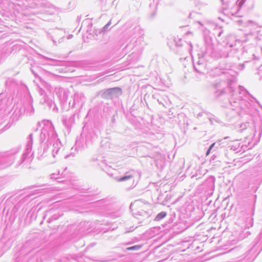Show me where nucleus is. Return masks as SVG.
Instances as JSON below:
<instances>
[{
	"label": "nucleus",
	"mask_w": 262,
	"mask_h": 262,
	"mask_svg": "<svg viewBox=\"0 0 262 262\" xmlns=\"http://www.w3.org/2000/svg\"><path fill=\"white\" fill-rule=\"evenodd\" d=\"M193 68L197 73L204 74L205 71L206 65L205 64L193 65Z\"/></svg>",
	"instance_id": "obj_27"
},
{
	"label": "nucleus",
	"mask_w": 262,
	"mask_h": 262,
	"mask_svg": "<svg viewBox=\"0 0 262 262\" xmlns=\"http://www.w3.org/2000/svg\"><path fill=\"white\" fill-rule=\"evenodd\" d=\"M134 175V171H128L126 172L124 176L121 177L120 179H118V181H126L132 179Z\"/></svg>",
	"instance_id": "obj_25"
},
{
	"label": "nucleus",
	"mask_w": 262,
	"mask_h": 262,
	"mask_svg": "<svg viewBox=\"0 0 262 262\" xmlns=\"http://www.w3.org/2000/svg\"><path fill=\"white\" fill-rule=\"evenodd\" d=\"M44 58L46 60H47L48 61L47 62V63L49 65L54 66H59V64H58V63H59V61H57L55 59H53L50 58L48 57H44Z\"/></svg>",
	"instance_id": "obj_28"
},
{
	"label": "nucleus",
	"mask_w": 262,
	"mask_h": 262,
	"mask_svg": "<svg viewBox=\"0 0 262 262\" xmlns=\"http://www.w3.org/2000/svg\"><path fill=\"white\" fill-rule=\"evenodd\" d=\"M225 85L226 82L221 80H216L213 83L212 86L214 91V97L215 98H220L225 93L224 90Z\"/></svg>",
	"instance_id": "obj_7"
},
{
	"label": "nucleus",
	"mask_w": 262,
	"mask_h": 262,
	"mask_svg": "<svg viewBox=\"0 0 262 262\" xmlns=\"http://www.w3.org/2000/svg\"><path fill=\"white\" fill-rule=\"evenodd\" d=\"M6 51H10V54L13 51L16 52L17 50H19L20 49V46L18 45H13L12 47H10L9 46L6 45Z\"/></svg>",
	"instance_id": "obj_29"
},
{
	"label": "nucleus",
	"mask_w": 262,
	"mask_h": 262,
	"mask_svg": "<svg viewBox=\"0 0 262 262\" xmlns=\"http://www.w3.org/2000/svg\"><path fill=\"white\" fill-rule=\"evenodd\" d=\"M228 89L231 93V96L229 99V103L233 107H242V103L245 100V98L255 99L254 97L243 86H238V94L235 93L232 87H229Z\"/></svg>",
	"instance_id": "obj_3"
},
{
	"label": "nucleus",
	"mask_w": 262,
	"mask_h": 262,
	"mask_svg": "<svg viewBox=\"0 0 262 262\" xmlns=\"http://www.w3.org/2000/svg\"><path fill=\"white\" fill-rule=\"evenodd\" d=\"M140 203H141V201L140 200H136V201H135L133 203H131V204L130 205V209H131L132 207L133 206H138V205H139Z\"/></svg>",
	"instance_id": "obj_37"
},
{
	"label": "nucleus",
	"mask_w": 262,
	"mask_h": 262,
	"mask_svg": "<svg viewBox=\"0 0 262 262\" xmlns=\"http://www.w3.org/2000/svg\"><path fill=\"white\" fill-rule=\"evenodd\" d=\"M144 30L139 26H135L129 31L130 43L136 47L141 44L144 40Z\"/></svg>",
	"instance_id": "obj_5"
},
{
	"label": "nucleus",
	"mask_w": 262,
	"mask_h": 262,
	"mask_svg": "<svg viewBox=\"0 0 262 262\" xmlns=\"http://www.w3.org/2000/svg\"><path fill=\"white\" fill-rule=\"evenodd\" d=\"M157 101L159 104H162L165 108L169 107L170 104L169 99L166 95L158 98Z\"/></svg>",
	"instance_id": "obj_20"
},
{
	"label": "nucleus",
	"mask_w": 262,
	"mask_h": 262,
	"mask_svg": "<svg viewBox=\"0 0 262 262\" xmlns=\"http://www.w3.org/2000/svg\"><path fill=\"white\" fill-rule=\"evenodd\" d=\"M32 134H31L28 137L27 144L26 145V148L25 150V152L23 155L22 156V161L21 162H23L25 159L29 156L30 154H31L32 148V144H33V137H32Z\"/></svg>",
	"instance_id": "obj_15"
},
{
	"label": "nucleus",
	"mask_w": 262,
	"mask_h": 262,
	"mask_svg": "<svg viewBox=\"0 0 262 262\" xmlns=\"http://www.w3.org/2000/svg\"><path fill=\"white\" fill-rule=\"evenodd\" d=\"M215 155H213L212 157H211V159L214 160L215 159Z\"/></svg>",
	"instance_id": "obj_51"
},
{
	"label": "nucleus",
	"mask_w": 262,
	"mask_h": 262,
	"mask_svg": "<svg viewBox=\"0 0 262 262\" xmlns=\"http://www.w3.org/2000/svg\"><path fill=\"white\" fill-rule=\"evenodd\" d=\"M72 37H73V35L70 34V35H69L68 36V39H70L72 38Z\"/></svg>",
	"instance_id": "obj_47"
},
{
	"label": "nucleus",
	"mask_w": 262,
	"mask_h": 262,
	"mask_svg": "<svg viewBox=\"0 0 262 262\" xmlns=\"http://www.w3.org/2000/svg\"><path fill=\"white\" fill-rule=\"evenodd\" d=\"M63 37H61L58 39V42L60 43L62 41Z\"/></svg>",
	"instance_id": "obj_48"
},
{
	"label": "nucleus",
	"mask_w": 262,
	"mask_h": 262,
	"mask_svg": "<svg viewBox=\"0 0 262 262\" xmlns=\"http://www.w3.org/2000/svg\"><path fill=\"white\" fill-rule=\"evenodd\" d=\"M41 153H42V146H41L40 148L38 149V156L39 159H41L43 157H40V154Z\"/></svg>",
	"instance_id": "obj_39"
},
{
	"label": "nucleus",
	"mask_w": 262,
	"mask_h": 262,
	"mask_svg": "<svg viewBox=\"0 0 262 262\" xmlns=\"http://www.w3.org/2000/svg\"><path fill=\"white\" fill-rule=\"evenodd\" d=\"M75 115H63L62 117V121L63 124L68 128L71 127L72 124L74 122Z\"/></svg>",
	"instance_id": "obj_16"
},
{
	"label": "nucleus",
	"mask_w": 262,
	"mask_h": 262,
	"mask_svg": "<svg viewBox=\"0 0 262 262\" xmlns=\"http://www.w3.org/2000/svg\"><path fill=\"white\" fill-rule=\"evenodd\" d=\"M32 73L34 75L35 77H37V74L35 72L34 70L33 69H31Z\"/></svg>",
	"instance_id": "obj_45"
},
{
	"label": "nucleus",
	"mask_w": 262,
	"mask_h": 262,
	"mask_svg": "<svg viewBox=\"0 0 262 262\" xmlns=\"http://www.w3.org/2000/svg\"><path fill=\"white\" fill-rule=\"evenodd\" d=\"M228 138H229L228 137H225L224 139H227Z\"/></svg>",
	"instance_id": "obj_53"
},
{
	"label": "nucleus",
	"mask_w": 262,
	"mask_h": 262,
	"mask_svg": "<svg viewBox=\"0 0 262 262\" xmlns=\"http://www.w3.org/2000/svg\"><path fill=\"white\" fill-rule=\"evenodd\" d=\"M142 246L141 245H135L127 248L126 250L128 251H137L140 249L142 248Z\"/></svg>",
	"instance_id": "obj_35"
},
{
	"label": "nucleus",
	"mask_w": 262,
	"mask_h": 262,
	"mask_svg": "<svg viewBox=\"0 0 262 262\" xmlns=\"http://www.w3.org/2000/svg\"><path fill=\"white\" fill-rule=\"evenodd\" d=\"M55 142L53 143V148L52 149V156L54 158H55L56 155H58L60 149L62 148V144L59 139H57L55 140Z\"/></svg>",
	"instance_id": "obj_18"
},
{
	"label": "nucleus",
	"mask_w": 262,
	"mask_h": 262,
	"mask_svg": "<svg viewBox=\"0 0 262 262\" xmlns=\"http://www.w3.org/2000/svg\"><path fill=\"white\" fill-rule=\"evenodd\" d=\"M166 215V212L164 211H162L158 213L155 219V221H159L165 217Z\"/></svg>",
	"instance_id": "obj_34"
},
{
	"label": "nucleus",
	"mask_w": 262,
	"mask_h": 262,
	"mask_svg": "<svg viewBox=\"0 0 262 262\" xmlns=\"http://www.w3.org/2000/svg\"><path fill=\"white\" fill-rule=\"evenodd\" d=\"M219 32H218L217 36L220 37V36H221V35L222 33V31L221 29H219Z\"/></svg>",
	"instance_id": "obj_46"
},
{
	"label": "nucleus",
	"mask_w": 262,
	"mask_h": 262,
	"mask_svg": "<svg viewBox=\"0 0 262 262\" xmlns=\"http://www.w3.org/2000/svg\"><path fill=\"white\" fill-rule=\"evenodd\" d=\"M254 127L253 123L251 122H246L245 123H242L240 125V128H241L240 131L243 132L244 130L247 129L249 131H252Z\"/></svg>",
	"instance_id": "obj_23"
},
{
	"label": "nucleus",
	"mask_w": 262,
	"mask_h": 262,
	"mask_svg": "<svg viewBox=\"0 0 262 262\" xmlns=\"http://www.w3.org/2000/svg\"><path fill=\"white\" fill-rule=\"evenodd\" d=\"M172 40L174 43L176 48H179V47H181L185 45H187V43L185 41H183L182 39L177 37H173Z\"/></svg>",
	"instance_id": "obj_24"
},
{
	"label": "nucleus",
	"mask_w": 262,
	"mask_h": 262,
	"mask_svg": "<svg viewBox=\"0 0 262 262\" xmlns=\"http://www.w3.org/2000/svg\"><path fill=\"white\" fill-rule=\"evenodd\" d=\"M33 99L31 96L28 94L23 100V106L18 104L14 105V111L12 115L13 120H17L23 114L27 116H31L34 113V108L33 106Z\"/></svg>",
	"instance_id": "obj_2"
},
{
	"label": "nucleus",
	"mask_w": 262,
	"mask_h": 262,
	"mask_svg": "<svg viewBox=\"0 0 262 262\" xmlns=\"http://www.w3.org/2000/svg\"><path fill=\"white\" fill-rule=\"evenodd\" d=\"M235 23L239 26H242L244 28H247L251 32L252 31L254 30L257 27V24L252 20H248L244 21L242 20H238L235 21Z\"/></svg>",
	"instance_id": "obj_14"
},
{
	"label": "nucleus",
	"mask_w": 262,
	"mask_h": 262,
	"mask_svg": "<svg viewBox=\"0 0 262 262\" xmlns=\"http://www.w3.org/2000/svg\"><path fill=\"white\" fill-rule=\"evenodd\" d=\"M17 149H15L14 151H8L1 156L2 159L0 160V168H5L10 165H11L14 162L15 159V154L18 152Z\"/></svg>",
	"instance_id": "obj_6"
},
{
	"label": "nucleus",
	"mask_w": 262,
	"mask_h": 262,
	"mask_svg": "<svg viewBox=\"0 0 262 262\" xmlns=\"http://www.w3.org/2000/svg\"><path fill=\"white\" fill-rule=\"evenodd\" d=\"M42 125V128L40 134V141L41 143L46 141L51 144L52 142L55 141L57 138V134L52 122L49 120H43L41 123L38 122V125Z\"/></svg>",
	"instance_id": "obj_4"
},
{
	"label": "nucleus",
	"mask_w": 262,
	"mask_h": 262,
	"mask_svg": "<svg viewBox=\"0 0 262 262\" xmlns=\"http://www.w3.org/2000/svg\"><path fill=\"white\" fill-rule=\"evenodd\" d=\"M96 161H101V162L102 163V164H104V165H107L106 164V160H101L100 158L98 159V158H97L96 159Z\"/></svg>",
	"instance_id": "obj_41"
},
{
	"label": "nucleus",
	"mask_w": 262,
	"mask_h": 262,
	"mask_svg": "<svg viewBox=\"0 0 262 262\" xmlns=\"http://www.w3.org/2000/svg\"><path fill=\"white\" fill-rule=\"evenodd\" d=\"M215 182V178L213 177H209L206 181L205 183L209 185L210 187H213Z\"/></svg>",
	"instance_id": "obj_33"
},
{
	"label": "nucleus",
	"mask_w": 262,
	"mask_h": 262,
	"mask_svg": "<svg viewBox=\"0 0 262 262\" xmlns=\"http://www.w3.org/2000/svg\"><path fill=\"white\" fill-rule=\"evenodd\" d=\"M202 64H205L204 62L201 61V59H200L196 63H193V65H200Z\"/></svg>",
	"instance_id": "obj_43"
},
{
	"label": "nucleus",
	"mask_w": 262,
	"mask_h": 262,
	"mask_svg": "<svg viewBox=\"0 0 262 262\" xmlns=\"http://www.w3.org/2000/svg\"><path fill=\"white\" fill-rule=\"evenodd\" d=\"M92 25V19L87 18L82 21L81 27L85 28L87 31H91Z\"/></svg>",
	"instance_id": "obj_22"
},
{
	"label": "nucleus",
	"mask_w": 262,
	"mask_h": 262,
	"mask_svg": "<svg viewBox=\"0 0 262 262\" xmlns=\"http://www.w3.org/2000/svg\"><path fill=\"white\" fill-rule=\"evenodd\" d=\"M42 145V153L40 154V157H44L46 155V154L47 152L48 149L49 148V144L50 143H47L46 142L45 143H41Z\"/></svg>",
	"instance_id": "obj_32"
},
{
	"label": "nucleus",
	"mask_w": 262,
	"mask_h": 262,
	"mask_svg": "<svg viewBox=\"0 0 262 262\" xmlns=\"http://www.w3.org/2000/svg\"><path fill=\"white\" fill-rule=\"evenodd\" d=\"M5 84L7 87L10 89H13L15 88L17 83L14 79L8 78L5 82Z\"/></svg>",
	"instance_id": "obj_26"
},
{
	"label": "nucleus",
	"mask_w": 262,
	"mask_h": 262,
	"mask_svg": "<svg viewBox=\"0 0 262 262\" xmlns=\"http://www.w3.org/2000/svg\"><path fill=\"white\" fill-rule=\"evenodd\" d=\"M204 41L206 46L205 56H209L214 59L226 58L229 56V50L231 48L241 46L246 40L237 38L234 35H230L228 37V41L224 47L220 45H215L213 42L212 38L206 34L204 35Z\"/></svg>",
	"instance_id": "obj_1"
},
{
	"label": "nucleus",
	"mask_w": 262,
	"mask_h": 262,
	"mask_svg": "<svg viewBox=\"0 0 262 262\" xmlns=\"http://www.w3.org/2000/svg\"><path fill=\"white\" fill-rule=\"evenodd\" d=\"M100 202V201H97L95 202V203H99Z\"/></svg>",
	"instance_id": "obj_52"
},
{
	"label": "nucleus",
	"mask_w": 262,
	"mask_h": 262,
	"mask_svg": "<svg viewBox=\"0 0 262 262\" xmlns=\"http://www.w3.org/2000/svg\"><path fill=\"white\" fill-rule=\"evenodd\" d=\"M121 94V89L118 87H115L105 90L102 94V97L106 99H112L114 97H117Z\"/></svg>",
	"instance_id": "obj_9"
},
{
	"label": "nucleus",
	"mask_w": 262,
	"mask_h": 262,
	"mask_svg": "<svg viewBox=\"0 0 262 262\" xmlns=\"http://www.w3.org/2000/svg\"><path fill=\"white\" fill-rule=\"evenodd\" d=\"M198 23L201 25L202 27H204L205 26V25L203 24L201 21H198Z\"/></svg>",
	"instance_id": "obj_49"
},
{
	"label": "nucleus",
	"mask_w": 262,
	"mask_h": 262,
	"mask_svg": "<svg viewBox=\"0 0 262 262\" xmlns=\"http://www.w3.org/2000/svg\"><path fill=\"white\" fill-rule=\"evenodd\" d=\"M57 94L61 104H63L68 100L70 95V92L67 89L59 88Z\"/></svg>",
	"instance_id": "obj_17"
},
{
	"label": "nucleus",
	"mask_w": 262,
	"mask_h": 262,
	"mask_svg": "<svg viewBox=\"0 0 262 262\" xmlns=\"http://www.w3.org/2000/svg\"><path fill=\"white\" fill-rule=\"evenodd\" d=\"M3 94H0V115H3L6 110L7 106V100L6 99H3L2 96Z\"/></svg>",
	"instance_id": "obj_21"
},
{
	"label": "nucleus",
	"mask_w": 262,
	"mask_h": 262,
	"mask_svg": "<svg viewBox=\"0 0 262 262\" xmlns=\"http://www.w3.org/2000/svg\"><path fill=\"white\" fill-rule=\"evenodd\" d=\"M255 207L253 205L245 213V227L247 228L251 227L253 225V215L254 214Z\"/></svg>",
	"instance_id": "obj_11"
},
{
	"label": "nucleus",
	"mask_w": 262,
	"mask_h": 262,
	"mask_svg": "<svg viewBox=\"0 0 262 262\" xmlns=\"http://www.w3.org/2000/svg\"><path fill=\"white\" fill-rule=\"evenodd\" d=\"M100 132L99 129L90 130L85 136V143L86 145L92 144L99 137Z\"/></svg>",
	"instance_id": "obj_12"
},
{
	"label": "nucleus",
	"mask_w": 262,
	"mask_h": 262,
	"mask_svg": "<svg viewBox=\"0 0 262 262\" xmlns=\"http://www.w3.org/2000/svg\"><path fill=\"white\" fill-rule=\"evenodd\" d=\"M42 98L40 99V103L47 106L50 110H52L53 111L57 112L58 108L55 103L46 94H41Z\"/></svg>",
	"instance_id": "obj_10"
},
{
	"label": "nucleus",
	"mask_w": 262,
	"mask_h": 262,
	"mask_svg": "<svg viewBox=\"0 0 262 262\" xmlns=\"http://www.w3.org/2000/svg\"><path fill=\"white\" fill-rule=\"evenodd\" d=\"M111 20H110L103 28L102 31H105L107 30L108 27L110 26L111 24Z\"/></svg>",
	"instance_id": "obj_38"
},
{
	"label": "nucleus",
	"mask_w": 262,
	"mask_h": 262,
	"mask_svg": "<svg viewBox=\"0 0 262 262\" xmlns=\"http://www.w3.org/2000/svg\"><path fill=\"white\" fill-rule=\"evenodd\" d=\"M204 114L207 115V113L206 112H201L198 114L196 118L198 119H199L200 117H201Z\"/></svg>",
	"instance_id": "obj_40"
},
{
	"label": "nucleus",
	"mask_w": 262,
	"mask_h": 262,
	"mask_svg": "<svg viewBox=\"0 0 262 262\" xmlns=\"http://www.w3.org/2000/svg\"><path fill=\"white\" fill-rule=\"evenodd\" d=\"M6 50L5 46H0V61L4 60L10 55V51Z\"/></svg>",
	"instance_id": "obj_19"
},
{
	"label": "nucleus",
	"mask_w": 262,
	"mask_h": 262,
	"mask_svg": "<svg viewBox=\"0 0 262 262\" xmlns=\"http://www.w3.org/2000/svg\"><path fill=\"white\" fill-rule=\"evenodd\" d=\"M187 45H185L184 46H182L181 47H179V48H176V49L174 50L175 52L180 55V56H182V57L180 58V60H182L183 59H186L188 55L190 53V51L192 49V45H190V48H188L187 47Z\"/></svg>",
	"instance_id": "obj_13"
},
{
	"label": "nucleus",
	"mask_w": 262,
	"mask_h": 262,
	"mask_svg": "<svg viewBox=\"0 0 262 262\" xmlns=\"http://www.w3.org/2000/svg\"><path fill=\"white\" fill-rule=\"evenodd\" d=\"M220 141H220L219 142H217L219 143V144H216L215 146H214V148L212 149V151H215L216 149L218 148L219 146L220 145Z\"/></svg>",
	"instance_id": "obj_44"
},
{
	"label": "nucleus",
	"mask_w": 262,
	"mask_h": 262,
	"mask_svg": "<svg viewBox=\"0 0 262 262\" xmlns=\"http://www.w3.org/2000/svg\"><path fill=\"white\" fill-rule=\"evenodd\" d=\"M73 99V102H70L69 103V106H71L72 108H81L82 107L85 101V97L82 93L77 92L75 93Z\"/></svg>",
	"instance_id": "obj_8"
},
{
	"label": "nucleus",
	"mask_w": 262,
	"mask_h": 262,
	"mask_svg": "<svg viewBox=\"0 0 262 262\" xmlns=\"http://www.w3.org/2000/svg\"><path fill=\"white\" fill-rule=\"evenodd\" d=\"M55 175H56V174H55V173H53V174H51V178H56L55 177Z\"/></svg>",
	"instance_id": "obj_50"
},
{
	"label": "nucleus",
	"mask_w": 262,
	"mask_h": 262,
	"mask_svg": "<svg viewBox=\"0 0 262 262\" xmlns=\"http://www.w3.org/2000/svg\"><path fill=\"white\" fill-rule=\"evenodd\" d=\"M216 144H219L218 143H213L211 144L209 148L206 151V155H208L209 153L212 150V149L214 148V146H215Z\"/></svg>",
	"instance_id": "obj_36"
},
{
	"label": "nucleus",
	"mask_w": 262,
	"mask_h": 262,
	"mask_svg": "<svg viewBox=\"0 0 262 262\" xmlns=\"http://www.w3.org/2000/svg\"><path fill=\"white\" fill-rule=\"evenodd\" d=\"M237 115L238 112L233 108L229 110L227 113V116L230 120L232 118L237 116Z\"/></svg>",
	"instance_id": "obj_30"
},
{
	"label": "nucleus",
	"mask_w": 262,
	"mask_h": 262,
	"mask_svg": "<svg viewBox=\"0 0 262 262\" xmlns=\"http://www.w3.org/2000/svg\"><path fill=\"white\" fill-rule=\"evenodd\" d=\"M74 157V155L72 153H71V154H68V155H67L64 156V158L65 159H68L69 158H70V157Z\"/></svg>",
	"instance_id": "obj_42"
},
{
	"label": "nucleus",
	"mask_w": 262,
	"mask_h": 262,
	"mask_svg": "<svg viewBox=\"0 0 262 262\" xmlns=\"http://www.w3.org/2000/svg\"><path fill=\"white\" fill-rule=\"evenodd\" d=\"M60 34H62V31H61V30H57V31H55L54 32V35H55L54 36H49V38L53 41V42L54 45H57L56 41L55 40L58 39L57 36H58V35H59Z\"/></svg>",
	"instance_id": "obj_31"
}]
</instances>
